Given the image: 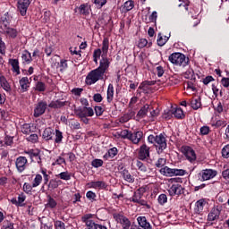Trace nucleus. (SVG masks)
Returning a JSON list of instances; mask_svg holds the SVG:
<instances>
[{
    "label": "nucleus",
    "mask_w": 229,
    "mask_h": 229,
    "mask_svg": "<svg viewBox=\"0 0 229 229\" xmlns=\"http://www.w3.org/2000/svg\"><path fill=\"white\" fill-rule=\"evenodd\" d=\"M205 205H207V200L205 199H201L196 202V214H200L203 212V208H205Z\"/></svg>",
    "instance_id": "obj_24"
},
{
    "label": "nucleus",
    "mask_w": 229,
    "mask_h": 229,
    "mask_svg": "<svg viewBox=\"0 0 229 229\" xmlns=\"http://www.w3.org/2000/svg\"><path fill=\"white\" fill-rule=\"evenodd\" d=\"M159 173L163 174V176H183L185 174V170L173 169L168 166H165L159 170Z\"/></svg>",
    "instance_id": "obj_3"
},
{
    "label": "nucleus",
    "mask_w": 229,
    "mask_h": 229,
    "mask_svg": "<svg viewBox=\"0 0 229 229\" xmlns=\"http://www.w3.org/2000/svg\"><path fill=\"white\" fill-rule=\"evenodd\" d=\"M88 186L89 189H106V182L103 181L90 182Z\"/></svg>",
    "instance_id": "obj_17"
},
{
    "label": "nucleus",
    "mask_w": 229,
    "mask_h": 229,
    "mask_svg": "<svg viewBox=\"0 0 229 229\" xmlns=\"http://www.w3.org/2000/svg\"><path fill=\"white\" fill-rule=\"evenodd\" d=\"M167 160L165 158H159L157 162L156 163V167H164Z\"/></svg>",
    "instance_id": "obj_61"
},
{
    "label": "nucleus",
    "mask_w": 229,
    "mask_h": 229,
    "mask_svg": "<svg viewBox=\"0 0 229 229\" xmlns=\"http://www.w3.org/2000/svg\"><path fill=\"white\" fill-rule=\"evenodd\" d=\"M46 110H47V102L40 100L34 108V117H40L41 115H44L46 114Z\"/></svg>",
    "instance_id": "obj_8"
},
{
    "label": "nucleus",
    "mask_w": 229,
    "mask_h": 229,
    "mask_svg": "<svg viewBox=\"0 0 229 229\" xmlns=\"http://www.w3.org/2000/svg\"><path fill=\"white\" fill-rule=\"evenodd\" d=\"M21 60L25 62L27 64H30L31 62H33V57H31V53L28 50H24L21 54Z\"/></svg>",
    "instance_id": "obj_28"
},
{
    "label": "nucleus",
    "mask_w": 229,
    "mask_h": 229,
    "mask_svg": "<svg viewBox=\"0 0 229 229\" xmlns=\"http://www.w3.org/2000/svg\"><path fill=\"white\" fill-rule=\"evenodd\" d=\"M94 62H98V59L101 58V49L98 48L93 53Z\"/></svg>",
    "instance_id": "obj_60"
},
{
    "label": "nucleus",
    "mask_w": 229,
    "mask_h": 229,
    "mask_svg": "<svg viewBox=\"0 0 229 229\" xmlns=\"http://www.w3.org/2000/svg\"><path fill=\"white\" fill-rule=\"evenodd\" d=\"M57 178H60L61 180H65V182H69V180H71V174H69V172H62L60 174H58Z\"/></svg>",
    "instance_id": "obj_41"
},
{
    "label": "nucleus",
    "mask_w": 229,
    "mask_h": 229,
    "mask_svg": "<svg viewBox=\"0 0 229 229\" xmlns=\"http://www.w3.org/2000/svg\"><path fill=\"white\" fill-rule=\"evenodd\" d=\"M108 46H109L108 38H104L103 44H102V51L104 55H106V53H108Z\"/></svg>",
    "instance_id": "obj_50"
},
{
    "label": "nucleus",
    "mask_w": 229,
    "mask_h": 229,
    "mask_svg": "<svg viewBox=\"0 0 229 229\" xmlns=\"http://www.w3.org/2000/svg\"><path fill=\"white\" fill-rule=\"evenodd\" d=\"M30 4H31V1L30 0H17V9L20 12L21 17H26Z\"/></svg>",
    "instance_id": "obj_9"
},
{
    "label": "nucleus",
    "mask_w": 229,
    "mask_h": 229,
    "mask_svg": "<svg viewBox=\"0 0 229 229\" xmlns=\"http://www.w3.org/2000/svg\"><path fill=\"white\" fill-rule=\"evenodd\" d=\"M58 67H60V72H65L69 67V64H67V60L61 59L60 63H58Z\"/></svg>",
    "instance_id": "obj_38"
},
{
    "label": "nucleus",
    "mask_w": 229,
    "mask_h": 229,
    "mask_svg": "<svg viewBox=\"0 0 229 229\" xmlns=\"http://www.w3.org/2000/svg\"><path fill=\"white\" fill-rule=\"evenodd\" d=\"M169 62L174 65H180L182 67H187L189 65V58L182 53H174L171 54L168 57Z\"/></svg>",
    "instance_id": "obj_1"
},
{
    "label": "nucleus",
    "mask_w": 229,
    "mask_h": 229,
    "mask_svg": "<svg viewBox=\"0 0 229 229\" xmlns=\"http://www.w3.org/2000/svg\"><path fill=\"white\" fill-rule=\"evenodd\" d=\"M9 64L13 67V72H16L17 76L21 74V66H19V59H9Z\"/></svg>",
    "instance_id": "obj_18"
},
{
    "label": "nucleus",
    "mask_w": 229,
    "mask_h": 229,
    "mask_svg": "<svg viewBox=\"0 0 229 229\" xmlns=\"http://www.w3.org/2000/svg\"><path fill=\"white\" fill-rule=\"evenodd\" d=\"M114 157H115V148H110L107 153L104 155L106 160H110V158H114Z\"/></svg>",
    "instance_id": "obj_42"
},
{
    "label": "nucleus",
    "mask_w": 229,
    "mask_h": 229,
    "mask_svg": "<svg viewBox=\"0 0 229 229\" xmlns=\"http://www.w3.org/2000/svg\"><path fill=\"white\" fill-rule=\"evenodd\" d=\"M136 165L140 173H146V171H148V168L146 165H144V163L140 162V160L136 161Z\"/></svg>",
    "instance_id": "obj_48"
},
{
    "label": "nucleus",
    "mask_w": 229,
    "mask_h": 229,
    "mask_svg": "<svg viewBox=\"0 0 229 229\" xmlns=\"http://www.w3.org/2000/svg\"><path fill=\"white\" fill-rule=\"evenodd\" d=\"M216 176H217V171L212 169L202 170L199 174L200 182H207V180H212V178H216Z\"/></svg>",
    "instance_id": "obj_7"
},
{
    "label": "nucleus",
    "mask_w": 229,
    "mask_h": 229,
    "mask_svg": "<svg viewBox=\"0 0 229 229\" xmlns=\"http://www.w3.org/2000/svg\"><path fill=\"white\" fill-rule=\"evenodd\" d=\"M79 12L81 15H89L90 14V6L89 4H82L79 7Z\"/></svg>",
    "instance_id": "obj_29"
},
{
    "label": "nucleus",
    "mask_w": 229,
    "mask_h": 229,
    "mask_svg": "<svg viewBox=\"0 0 229 229\" xmlns=\"http://www.w3.org/2000/svg\"><path fill=\"white\" fill-rule=\"evenodd\" d=\"M40 183H42V176L40 175V174H36L33 182H32V187L36 188L38 187V185H40Z\"/></svg>",
    "instance_id": "obj_43"
},
{
    "label": "nucleus",
    "mask_w": 229,
    "mask_h": 229,
    "mask_svg": "<svg viewBox=\"0 0 229 229\" xmlns=\"http://www.w3.org/2000/svg\"><path fill=\"white\" fill-rule=\"evenodd\" d=\"M138 158L140 160H147V158H149V147H148V145L143 144L140 146L138 153Z\"/></svg>",
    "instance_id": "obj_14"
},
{
    "label": "nucleus",
    "mask_w": 229,
    "mask_h": 229,
    "mask_svg": "<svg viewBox=\"0 0 229 229\" xmlns=\"http://www.w3.org/2000/svg\"><path fill=\"white\" fill-rule=\"evenodd\" d=\"M27 140L29 142H32L33 144L38 142V135L37 134H30Z\"/></svg>",
    "instance_id": "obj_55"
},
{
    "label": "nucleus",
    "mask_w": 229,
    "mask_h": 229,
    "mask_svg": "<svg viewBox=\"0 0 229 229\" xmlns=\"http://www.w3.org/2000/svg\"><path fill=\"white\" fill-rule=\"evenodd\" d=\"M149 110V105H145L143 107L140 108V110L138 112L139 117H146L148 112Z\"/></svg>",
    "instance_id": "obj_40"
},
{
    "label": "nucleus",
    "mask_w": 229,
    "mask_h": 229,
    "mask_svg": "<svg viewBox=\"0 0 229 229\" xmlns=\"http://www.w3.org/2000/svg\"><path fill=\"white\" fill-rule=\"evenodd\" d=\"M142 137H144V133L140 131L130 132L129 140H131L132 144H139Z\"/></svg>",
    "instance_id": "obj_16"
},
{
    "label": "nucleus",
    "mask_w": 229,
    "mask_h": 229,
    "mask_svg": "<svg viewBox=\"0 0 229 229\" xmlns=\"http://www.w3.org/2000/svg\"><path fill=\"white\" fill-rule=\"evenodd\" d=\"M67 105V101H60V99H57L55 101H51V103L48 105L49 108H54L55 110L58 108H64Z\"/></svg>",
    "instance_id": "obj_20"
},
{
    "label": "nucleus",
    "mask_w": 229,
    "mask_h": 229,
    "mask_svg": "<svg viewBox=\"0 0 229 229\" xmlns=\"http://www.w3.org/2000/svg\"><path fill=\"white\" fill-rule=\"evenodd\" d=\"M109 65L110 62L108 61V59L102 55V59L100 60V65L97 69H99V71H101L103 74H105V71L108 69Z\"/></svg>",
    "instance_id": "obj_21"
},
{
    "label": "nucleus",
    "mask_w": 229,
    "mask_h": 229,
    "mask_svg": "<svg viewBox=\"0 0 229 229\" xmlns=\"http://www.w3.org/2000/svg\"><path fill=\"white\" fill-rule=\"evenodd\" d=\"M156 148L158 155L164 152V149L167 148V140H165V134H159L156 136Z\"/></svg>",
    "instance_id": "obj_5"
},
{
    "label": "nucleus",
    "mask_w": 229,
    "mask_h": 229,
    "mask_svg": "<svg viewBox=\"0 0 229 229\" xmlns=\"http://www.w3.org/2000/svg\"><path fill=\"white\" fill-rule=\"evenodd\" d=\"M120 174L123 176V178H124V180H126V182H129V183H133V182H135L133 176H131V174H130V172H128V170L126 169L120 171Z\"/></svg>",
    "instance_id": "obj_27"
},
{
    "label": "nucleus",
    "mask_w": 229,
    "mask_h": 229,
    "mask_svg": "<svg viewBox=\"0 0 229 229\" xmlns=\"http://www.w3.org/2000/svg\"><path fill=\"white\" fill-rule=\"evenodd\" d=\"M0 84L2 89H4V90H5L6 92H10V90H12L10 83H8V81H6V77H4V75L0 76Z\"/></svg>",
    "instance_id": "obj_26"
},
{
    "label": "nucleus",
    "mask_w": 229,
    "mask_h": 229,
    "mask_svg": "<svg viewBox=\"0 0 229 229\" xmlns=\"http://www.w3.org/2000/svg\"><path fill=\"white\" fill-rule=\"evenodd\" d=\"M4 33L9 38H17V35H19V31L12 27H7Z\"/></svg>",
    "instance_id": "obj_25"
},
{
    "label": "nucleus",
    "mask_w": 229,
    "mask_h": 229,
    "mask_svg": "<svg viewBox=\"0 0 229 229\" xmlns=\"http://www.w3.org/2000/svg\"><path fill=\"white\" fill-rule=\"evenodd\" d=\"M140 199H142V194L138 191V192H134V195L131 198V201L133 203H137L138 201H140Z\"/></svg>",
    "instance_id": "obj_52"
},
{
    "label": "nucleus",
    "mask_w": 229,
    "mask_h": 229,
    "mask_svg": "<svg viewBox=\"0 0 229 229\" xmlns=\"http://www.w3.org/2000/svg\"><path fill=\"white\" fill-rule=\"evenodd\" d=\"M221 206L213 208L208 216V221H217L219 219V216H221Z\"/></svg>",
    "instance_id": "obj_13"
},
{
    "label": "nucleus",
    "mask_w": 229,
    "mask_h": 229,
    "mask_svg": "<svg viewBox=\"0 0 229 229\" xmlns=\"http://www.w3.org/2000/svg\"><path fill=\"white\" fill-rule=\"evenodd\" d=\"M147 46H148V39H146V38L140 39V41L138 43V47L142 49V48L146 47Z\"/></svg>",
    "instance_id": "obj_63"
},
{
    "label": "nucleus",
    "mask_w": 229,
    "mask_h": 229,
    "mask_svg": "<svg viewBox=\"0 0 229 229\" xmlns=\"http://www.w3.org/2000/svg\"><path fill=\"white\" fill-rule=\"evenodd\" d=\"M134 3L131 0H129L124 3V8L126 9V12H130V10H133Z\"/></svg>",
    "instance_id": "obj_56"
},
{
    "label": "nucleus",
    "mask_w": 229,
    "mask_h": 229,
    "mask_svg": "<svg viewBox=\"0 0 229 229\" xmlns=\"http://www.w3.org/2000/svg\"><path fill=\"white\" fill-rule=\"evenodd\" d=\"M182 153L186 157L187 160L192 164V162H196V151L189 146H182L181 148Z\"/></svg>",
    "instance_id": "obj_6"
},
{
    "label": "nucleus",
    "mask_w": 229,
    "mask_h": 229,
    "mask_svg": "<svg viewBox=\"0 0 229 229\" xmlns=\"http://www.w3.org/2000/svg\"><path fill=\"white\" fill-rule=\"evenodd\" d=\"M170 196H181L183 194V187H182L179 183L173 184L168 190Z\"/></svg>",
    "instance_id": "obj_15"
},
{
    "label": "nucleus",
    "mask_w": 229,
    "mask_h": 229,
    "mask_svg": "<svg viewBox=\"0 0 229 229\" xmlns=\"http://www.w3.org/2000/svg\"><path fill=\"white\" fill-rule=\"evenodd\" d=\"M35 90L37 92H46V83L42 81L36 82Z\"/></svg>",
    "instance_id": "obj_39"
},
{
    "label": "nucleus",
    "mask_w": 229,
    "mask_h": 229,
    "mask_svg": "<svg viewBox=\"0 0 229 229\" xmlns=\"http://www.w3.org/2000/svg\"><path fill=\"white\" fill-rule=\"evenodd\" d=\"M21 130L23 135H30V133H33L30 123H23L21 127Z\"/></svg>",
    "instance_id": "obj_32"
},
{
    "label": "nucleus",
    "mask_w": 229,
    "mask_h": 229,
    "mask_svg": "<svg viewBox=\"0 0 229 229\" xmlns=\"http://www.w3.org/2000/svg\"><path fill=\"white\" fill-rule=\"evenodd\" d=\"M26 155H29L30 158L33 160V158H38L40 160V151L35 149H30L25 151Z\"/></svg>",
    "instance_id": "obj_31"
},
{
    "label": "nucleus",
    "mask_w": 229,
    "mask_h": 229,
    "mask_svg": "<svg viewBox=\"0 0 229 229\" xmlns=\"http://www.w3.org/2000/svg\"><path fill=\"white\" fill-rule=\"evenodd\" d=\"M62 140H64V132H62V131L56 129L55 130V144H62Z\"/></svg>",
    "instance_id": "obj_37"
},
{
    "label": "nucleus",
    "mask_w": 229,
    "mask_h": 229,
    "mask_svg": "<svg viewBox=\"0 0 229 229\" xmlns=\"http://www.w3.org/2000/svg\"><path fill=\"white\" fill-rule=\"evenodd\" d=\"M94 3L97 8L101 9L106 4V0H95Z\"/></svg>",
    "instance_id": "obj_59"
},
{
    "label": "nucleus",
    "mask_w": 229,
    "mask_h": 229,
    "mask_svg": "<svg viewBox=\"0 0 229 229\" xmlns=\"http://www.w3.org/2000/svg\"><path fill=\"white\" fill-rule=\"evenodd\" d=\"M54 226L55 229H65V223L56 220L54 222Z\"/></svg>",
    "instance_id": "obj_54"
},
{
    "label": "nucleus",
    "mask_w": 229,
    "mask_h": 229,
    "mask_svg": "<svg viewBox=\"0 0 229 229\" xmlns=\"http://www.w3.org/2000/svg\"><path fill=\"white\" fill-rule=\"evenodd\" d=\"M15 165L20 174L24 173V171H26V167H28V158L24 156L18 157L15 160Z\"/></svg>",
    "instance_id": "obj_10"
},
{
    "label": "nucleus",
    "mask_w": 229,
    "mask_h": 229,
    "mask_svg": "<svg viewBox=\"0 0 229 229\" xmlns=\"http://www.w3.org/2000/svg\"><path fill=\"white\" fill-rule=\"evenodd\" d=\"M58 181H56L55 179H51L47 186L48 189H52L53 191H55V189H58Z\"/></svg>",
    "instance_id": "obj_47"
},
{
    "label": "nucleus",
    "mask_w": 229,
    "mask_h": 229,
    "mask_svg": "<svg viewBox=\"0 0 229 229\" xmlns=\"http://www.w3.org/2000/svg\"><path fill=\"white\" fill-rule=\"evenodd\" d=\"M24 201H26V195H24V193H21L18 196V206L26 207V204L24 203Z\"/></svg>",
    "instance_id": "obj_44"
},
{
    "label": "nucleus",
    "mask_w": 229,
    "mask_h": 229,
    "mask_svg": "<svg viewBox=\"0 0 229 229\" xmlns=\"http://www.w3.org/2000/svg\"><path fill=\"white\" fill-rule=\"evenodd\" d=\"M222 157L223 158H229V144L222 148Z\"/></svg>",
    "instance_id": "obj_53"
},
{
    "label": "nucleus",
    "mask_w": 229,
    "mask_h": 229,
    "mask_svg": "<svg viewBox=\"0 0 229 229\" xmlns=\"http://www.w3.org/2000/svg\"><path fill=\"white\" fill-rule=\"evenodd\" d=\"M107 103H112V101H114V85L113 84H109L108 88H107Z\"/></svg>",
    "instance_id": "obj_35"
},
{
    "label": "nucleus",
    "mask_w": 229,
    "mask_h": 229,
    "mask_svg": "<svg viewBox=\"0 0 229 229\" xmlns=\"http://www.w3.org/2000/svg\"><path fill=\"white\" fill-rule=\"evenodd\" d=\"M137 221L140 226H141V228L152 229L151 225L149 224V222H148V220L146 219V216H139L137 218Z\"/></svg>",
    "instance_id": "obj_22"
},
{
    "label": "nucleus",
    "mask_w": 229,
    "mask_h": 229,
    "mask_svg": "<svg viewBox=\"0 0 229 229\" xmlns=\"http://www.w3.org/2000/svg\"><path fill=\"white\" fill-rule=\"evenodd\" d=\"M184 78H187V80H192L194 78V71L188 70L187 72H185Z\"/></svg>",
    "instance_id": "obj_62"
},
{
    "label": "nucleus",
    "mask_w": 229,
    "mask_h": 229,
    "mask_svg": "<svg viewBox=\"0 0 229 229\" xmlns=\"http://www.w3.org/2000/svg\"><path fill=\"white\" fill-rule=\"evenodd\" d=\"M91 217L92 215L90 214H86L81 217L82 223H85L89 229H107L105 225L94 223L93 220H90Z\"/></svg>",
    "instance_id": "obj_4"
},
{
    "label": "nucleus",
    "mask_w": 229,
    "mask_h": 229,
    "mask_svg": "<svg viewBox=\"0 0 229 229\" xmlns=\"http://www.w3.org/2000/svg\"><path fill=\"white\" fill-rule=\"evenodd\" d=\"M103 72L99 69L92 70L86 76V85H94V83H98L99 80H103Z\"/></svg>",
    "instance_id": "obj_2"
},
{
    "label": "nucleus",
    "mask_w": 229,
    "mask_h": 229,
    "mask_svg": "<svg viewBox=\"0 0 229 229\" xmlns=\"http://www.w3.org/2000/svg\"><path fill=\"white\" fill-rule=\"evenodd\" d=\"M3 226L4 229H13V223L4 220L3 223Z\"/></svg>",
    "instance_id": "obj_64"
},
{
    "label": "nucleus",
    "mask_w": 229,
    "mask_h": 229,
    "mask_svg": "<svg viewBox=\"0 0 229 229\" xmlns=\"http://www.w3.org/2000/svg\"><path fill=\"white\" fill-rule=\"evenodd\" d=\"M173 111V115H174V117L176 119H183V117H185V114H183V110H182V108L177 107V108H174L172 109Z\"/></svg>",
    "instance_id": "obj_33"
},
{
    "label": "nucleus",
    "mask_w": 229,
    "mask_h": 229,
    "mask_svg": "<svg viewBox=\"0 0 229 229\" xmlns=\"http://www.w3.org/2000/svg\"><path fill=\"white\" fill-rule=\"evenodd\" d=\"M115 137H118V139H130V132L128 130L121 131L117 129Z\"/></svg>",
    "instance_id": "obj_30"
},
{
    "label": "nucleus",
    "mask_w": 229,
    "mask_h": 229,
    "mask_svg": "<svg viewBox=\"0 0 229 229\" xmlns=\"http://www.w3.org/2000/svg\"><path fill=\"white\" fill-rule=\"evenodd\" d=\"M55 135V130L52 128H46L43 131L42 138L45 140H53V136Z\"/></svg>",
    "instance_id": "obj_19"
},
{
    "label": "nucleus",
    "mask_w": 229,
    "mask_h": 229,
    "mask_svg": "<svg viewBox=\"0 0 229 229\" xmlns=\"http://www.w3.org/2000/svg\"><path fill=\"white\" fill-rule=\"evenodd\" d=\"M0 55H6V43L3 41V38L0 36Z\"/></svg>",
    "instance_id": "obj_49"
},
{
    "label": "nucleus",
    "mask_w": 229,
    "mask_h": 229,
    "mask_svg": "<svg viewBox=\"0 0 229 229\" xmlns=\"http://www.w3.org/2000/svg\"><path fill=\"white\" fill-rule=\"evenodd\" d=\"M191 106L193 108V110H198L199 108H201V98H192L191 101Z\"/></svg>",
    "instance_id": "obj_36"
},
{
    "label": "nucleus",
    "mask_w": 229,
    "mask_h": 229,
    "mask_svg": "<svg viewBox=\"0 0 229 229\" xmlns=\"http://www.w3.org/2000/svg\"><path fill=\"white\" fill-rule=\"evenodd\" d=\"M158 203L159 205H165V203H167V195L165 194L159 195Z\"/></svg>",
    "instance_id": "obj_57"
},
{
    "label": "nucleus",
    "mask_w": 229,
    "mask_h": 229,
    "mask_svg": "<svg viewBox=\"0 0 229 229\" xmlns=\"http://www.w3.org/2000/svg\"><path fill=\"white\" fill-rule=\"evenodd\" d=\"M56 205H58L56 200H55V199H53V197H51V195H47V203L46 205V208H56Z\"/></svg>",
    "instance_id": "obj_34"
},
{
    "label": "nucleus",
    "mask_w": 229,
    "mask_h": 229,
    "mask_svg": "<svg viewBox=\"0 0 229 229\" xmlns=\"http://www.w3.org/2000/svg\"><path fill=\"white\" fill-rule=\"evenodd\" d=\"M20 86L21 92H28V89H30V80L28 77H23L20 80Z\"/></svg>",
    "instance_id": "obj_23"
},
{
    "label": "nucleus",
    "mask_w": 229,
    "mask_h": 229,
    "mask_svg": "<svg viewBox=\"0 0 229 229\" xmlns=\"http://www.w3.org/2000/svg\"><path fill=\"white\" fill-rule=\"evenodd\" d=\"M86 198L91 201V202H94L96 201V198H98V196L96 195V193L92 191H87L86 193Z\"/></svg>",
    "instance_id": "obj_46"
},
{
    "label": "nucleus",
    "mask_w": 229,
    "mask_h": 229,
    "mask_svg": "<svg viewBox=\"0 0 229 229\" xmlns=\"http://www.w3.org/2000/svg\"><path fill=\"white\" fill-rule=\"evenodd\" d=\"M75 114L78 117H92L94 115V109L92 107H79L75 109Z\"/></svg>",
    "instance_id": "obj_11"
},
{
    "label": "nucleus",
    "mask_w": 229,
    "mask_h": 229,
    "mask_svg": "<svg viewBox=\"0 0 229 229\" xmlns=\"http://www.w3.org/2000/svg\"><path fill=\"white\" fill-rule=\"evenodd\" d=\"M4 142L5 146H12L13 144V137L11 136H5L4 139Z\"/></svg>",
    "instance_id": "obj_58"
},
{
    "label": "nucleus",
    "mask_w": 229,
    "mask_h": 229,
    "mask_svg": "<svg viewBox=\"0 0 229 229\" xmlns=\"http://www.w3.org/2000/svg\"><path fill=\"white\" fill-rule=\"evenodd\" d=\"M91 165H92V167H95L96 169H98V167H101L103 165V160L102 159H94L91 162Z\"/></svg>",
    "instance_id": "obj_51"
},
{
    "label": "nucleus",
    "mask_w": 229,
    "mask_h": 229,
    "mask_svg": "<svg viewBox=\"0 0 229 229\" xmlns=\"http://www.w3.org/2000/svg\"><path fill=\"white\" fill-rule=\"evenodd\" d=\"M115 220L117 223H120V225H122V228L123 229H130V226H131V222H130V219L124 216L123 213L116 215Z\"/></svg>",
    "instance_id": "obj_12"
},
{
    "label": "nucleus",
    "mask_w": 229,
    "mask_h": 229,
    "mask_svg": "<svg viewBox=\"0 0 229 229\" xmlns=\"http://www.w3.org/2000/svg\"><path fill=\"white\" fill-rule=\"evenodd\" d=\"M35 187H33V184H30L29 182H25L23 184V191L26 194H31V191H33Z\"/></svg>",
    "instance_id": "obj_45"
}]
</instances>
